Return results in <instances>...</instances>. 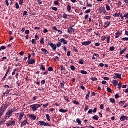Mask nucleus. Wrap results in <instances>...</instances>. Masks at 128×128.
Segmentation results:
<instances>
[{
	"label": "nucleus",
	"instance_id": "nucleus-1",
	"mask_svg": "<svg viewBox=\"0 0 128 128\" xmlns=\"http://www.w3.org/2000/svg\"><path fill=\"white\" fill-rule=\"evenodd\" d=\"M8 108V104L6 103L5 104L2 105L0 110V118H2V117L4 114V112L6 110V108Z\"/></svg>",
	"mask_w": 128,
	"mask_h": 128
},
{
	"label": "nucleus",
	"instance_id": "nucleus-2",
	"mask_svg": "<svg viewBox=\"0 0 128 128\" xmlns=\"http://www.w3.org/2000/svg\"><path fill=\"white\" fill-rule=\"evenodd\" d=\"M42 104H33L30 106V109L32 110L33 112H36V109L40 108H42Z\"/></svg>",
	"mask_w": 128,
	"mask_h": 128
},
{
	"label": "nucleus",
	"instance_id": "nucleus-3",
	"mask_svg": "<svg viewBox=\"0 0 128 128\" xmlns=\"http://www.w3.org/2000/svg\"><path fill=\"white\" fill-rule=\"evenodd\" d=\"M12 116V111L10 110L6 114V116H5V118L6 120H8L9 118H10V116Z\"/></svg>",
	"mask_w": 128,
	"mask_h": 128
},
{
	"label": "nucleus",
	"instance_id": "nucleus-4",
	"mask_svg": "<svg viewBox=\"0 0 128 128\" xmlns=\"http://www.w3.org/2000/svg\"><path fill=\"white\" fill-rule=\"evenodd\" d=\"M6 126H16V121L10 120L6 124Z\"/></svg>",
	"mask_w": 128,
	"mask_h": 128
},
{
	"label": "nucleus",
	"instance_id": "nucleus-5",
	"mask_svg": "<svg viewBox=\"0 0 128 128\" xmlns=\"http://www.w3.org/2000/svg\"><path fill=\"white\" fill-rule=\"evenodd\" d=\"M120 120H121V122H124V120H128V117L122 114V115L120 118Z\"/></svg>",
	"mask_w": 128,
	"mask_h": 128
},
{
	"label": "nucleus",
	"instance_id": "nucleus-6",
	"mask_svg": "<svg viewBox=\"0 0 128 128\" xmlns=\"http://www.w3.org/2000/svg\"><path fill=\"white\" fill-rule=\"evenodd\" d=\"M92 40L88 41V42H84L82 43V46H90V44H92Z\"/></svg>",
	"mask_w": 128,
	"mask_h": 128
},
{
	"label": "nucleus",
	"instance_id": "nucleus-7",
	"mask_svg": "<svg viewBox=\"0 0 128 128\" xmlns=\"http://www.w3.org/2000/svg\"><path fill=\"white\" fill-rule=\"evenodd\" d=\"M110 22H106L104 23V28H108L110 26Z\"/></svg>",
	"mask_w": 128,
	"mask_h": 128
},
{
	"label": "nucleus",
	"instance_id": "nucleus-8",
	"mask_svg": "<svg viewBox=\"0 0 128 128\" xmlns=\"http://www.w3.org/2000/svg\"><path fill=\"white\" fill-rule=\"evenodd\" d=\"M26 124H30V123L28 122V120H24L22 124H21V127L24 128V126H26Z\"/></svg>",
	"mask_w": 128,
	"mask_h": 128
},
{
	"label": "nucleus",
	"instance_id": "nucleus-9",
	"mask_svg": "<svg viewBox=\"0 0 128 128\" xmlns=\"http://www.w3.org/2000/svg\"><path fill=\"white\" fill-rule=\"evenodd\" d=\"M50 47L53 50H54V52H56V44H54V43H52L50 44Z\"/></svg>",
	"mask_w": 128,
	"mask_h": 128
},
{
	"label": "nucleus",
	"instance_id": "nucleus-10",
	"mask_svg": "<svg viewBox=\"0 0 128 128\" xmlns=\"http://www.w3.org/2000/svg\"><path fill=\"white\" fill-rule=\"evenodd\" d=\"M115 36V38H120V36H122V34L120 33V30L118 31L116 33Z\"/></svg>",
	"mask_w": 128,
	"mask_h": 128
},
{
	"label": "nucleus",
	"instance_id": "nucleus-11",
	"mask_svg": "<svg viewBox=\"0 0 128 128\" xmlns=\"http://www.w3.org/2000/svg\"><path fill=\"white\" fill-rule=\"evenodd\" d=\"M38 124H40V126H44L46 124V122L44 121H40L38 122Z\"/></svg>",
	"mask_w": 128,
	"mask_h": 128
},
{
	"label": "nucleus",
	"instance_id": "nucleus-12",
	"mask_svg": "<svg viewBox=\"0 0 128 128\" xmlns=\"http://www.w3.org/2000/svg\"><path fill=\"white\" fill-rule=\"evenodd\" d=\"M28 64H36V60H28Z\"/></svg>",
	"mask_w": 128,
	"mask_h": 128
},
{
	"label": "nucleus",
	"instance_id": "nucleus-13",
	"mask_svg": "<svg viewBox=\"0 0 128 128\" xmlns=\"http://www.w3.org/2000/svg\"><path fill=\"white\" fill-rule=\"evenodd\" d=\"M41 50L42 52H44V54H50L48 51V50H46V48H42L41 49Z\"/></svg>",
	"mask_w": 128,
	"mask_h": 128
},
{
	"label": "nucleus",
	"instance_id": "nucleus-14",
	"mask_svg": "<svg viewBox=\"0 0 128 128\" xmlns=\"http://www.w3.org/2000/svg\"><path fill=\"white\" fill-rule=\"evenodd\" d=\"M112 82L114 84V86H118V82L116 80H114Z\"/></svg>",
	"mask_w": 128,
	"mask_h": 128
},
{
	"label": "nucleus",
	"instance_id": "nucleus-15",
	"mask_svg": "<svg viewBox=\"0 0 128 128\" xmlns=\"http://www.w3.org/2000/svg\"><path fill=\"white\" fill-rule=\"evenodd\" d=\"M24 112L20 113V115L19 116L20 122L22 120V118H24Z\"/></svg>",
	"mask_w": 128,
	"mask_h": 128
},
{
	"label": "nucleus",
	"instance_id": "nucleus-16",
	"mask_svg": "<svg viewBox=\"0 0 128 128\" xmlns=\"http://www.w3.org/2000/svg\"><path fill=\"white\" fill-rule=\"evenodd\" d=\"M59 42H60L62 43V42H64V44H68V42L66 40H64V38H62V40H59Z\"/></svg>",
	"mask_w": 128,
	"mask_h": 128
},
{
	"label": "nucleus",
	"instance_id": "nucleus-17",
	"mask_svg": "<svg viewBox=\"0 0 128 128\" xmlns=\"http://www.w3.org/2000/svg\"><path fill=\"white\" fill-rule=\"evenodd\" d=\"M30 118L32 120H36V116L34 115H30Z\"/></svg>",
	"mask_w": 128,
	"mask_h": 128
},
{
	"label": "nucleus",
	"instance_id": "nucleus-18",
	"mask_svg": "<svg viewBox=\"0 0 128 128\" xmlns=\"http://www.w3.org/2000/svg\"><path fill=\"white\" fill-rule=\"evenodd\" d=\"M74 29L72 28V26H71L70 28V29H68V34H72V32H74Z\"/></svg>",
	"mask_w": 128,
	"mask_h": 128
},
{
	"label": "nucleus",
	"instance_id": "nucleus-19",
	"mask_svg": "<svg viewBox=\"0 0 128 128\" xmlns=\"http://www.w3.org/2000/svg\"><path fill=\"white\" fill-rule=\"evenodd\" d=\"M126 50H128V48L126 47L124 50H123L121 52H120V54L122 55L126 52Z\"/></svg>",
	"mask_w": 128,
	"mask_h": 128
},
{
	"label": "nucleus",
	"instance_id": "nucleus-20",
	"mask_svg": "<svg viewBox=\"0 0 128 128\" xmlns=\"http://www.w3.org/2000/svg\"><path fill=\"white\" fill-rule=\"evenodd\" d=\"M115 76H116V78H120V80H122V74H115Z\"/></svg>",
	"mask_w": 128,
	"mask_h": 128
},
{
	"label": "nucleus",
	"instance_id": "nucleus-21",
	"mask_svg": "<svg viewBox=\"0 0 128 128\" xmlns=\"http://www.w3.org/2000/svg\"><path fill=\"white\" fill-rule=\"evenodd\" d=\"M68 112V110H64V109L60 110V112L62 114H66V112Z\"/></svg>",
	"mask_w": 128,
	"mask_h": 128
},
{
	"label": "nucleus",
	"instance_id": "nucleus-22",
	"mask_svg": "<svg viewBox=\"0 0 128 128\" xmlns=\"http://www.w3.org/2000/svg\"><path fill=\"white\" fill-rule=\"evenodd\" d=\"M67 10L68 12H70V11L72 10V6H70V4L68 5Z\"/></svg>",
	"mask_w": 128,
	"mask_h": 128
},
{
	"label": "nucleus",
	"instance_id": "nucleus-23",
	"mask_svg": "<svg viewBox=\"0 0 128 128\" xmlns=\"http://www.w3.org/2000/svg\"><path fill=\"white\" fill-rule=\"evenodd\" d=\"M60 70H61V72L64 71L66 72V67H64L63 65H60Z\"/></svg>",
	"mask_w": 128,
	"mask_h": 128
},
{
	"label": "nucleus",
	"instance_id": "nucleus-24",
	"mask_svg": "<svg viewBox=\"0 0 128 128\" xmlns=\"http://www.w3.org/2000/svg\"><path fill=\"white\" fill-rule=\"evenodd\" d=\"M10 90H8L6 93L3 94L4 96H8V94H10Z\"/></svg>",
	"mask_w": 128,
	"mask_h": 128
},
{
	"label": "nucleus",
	"instance_id": "nucleus-25",
	"mask_svg": "<svg viewBox=\"0 0 128 128\" xmlns=\"http://www.w3.org/2000/svg\"><path fill=\"white\" fill-rule=\"evenodd\" d=\"M10 110L11 112H18V109H16V108L14 107L13 109H10Z\"/></svg>",
	"mask_w": 128,
	"mask_h": 128
},
{
	"label": "nucleus",
	"instance_id": "nucleus-26",
	"mask_svg": "<svg viewBox=\"0 0 128 128\" xmlns=\"http://www.w3.org/2000/svg\"><path fill=\"white\" fill-rule=\"evenodd\" d=\"M72 102L75 104L76 106H80V102L76 101V100H75Z\"/></svg>",
	"mask_w": 128,
	"mask_h": 128
},
{
	"label": "nucleus",
	"instance_id": "nucleus-27",
	"mask_svg": "<svg viewBox=\"0 0 128 128\" xmlns=\"http://www.w3.org/2000/svg\"><path fill=\"white\" fill-rule=\"evenodd\" d=\"M124 104H126V101H121L119 102V105L120 106H123Z\"/></svg>",
	"mask_w": 128,
	"mask_h": 128
},
{
	"label": "nucleus",
	"instance_id": "nucleus-28",
	"mask_svg": "<svg viewBox=\"0 0 128 128\" xmlns=\"http://www.w3.org/2000/svg\"><path fill=\"white\" fill-rule=\"evenodd\" d=\"M70 16V15H68L66 14V13H64L63 15V18H64L65 20H66L68 19V16Z\"/></svg>",
	"mask_w": 128,
	"mask_h": 128
},
{
	"label": "nucleus",
	"instance_id": "nucleus-29",
	"mask_svg": "<svg viewBox=\"0 0 128 128\" xmlns=\"http://www.w3.org/2000/svg\"><path fill=\"white\" fill-rule=\"evenodd\" d=\"M8 72H6V74H5L4 76V78L2 80L3 82H4V80H6V76H8Z\"/></svg>",
	"mask_w": 128,
	"mask_h": 128
},
{
	"label": "nucleus",
	"instance_id": "nucleus-30",
	"mask_svg": "<svg viewBox=\"0 0 128 128\" xmlns=\"http://www.w3.org/2000/svg\"><path fill=\"white\" fill-rule=\"evenodd\" d=\"M90 92L88 91V94L86 96V100H88V98H90Z\"/></svg>",
	"mask_w": 128,
	"mask_h": 128
},
{
	"label": "nucleus",
	"instance_id": "nucleus-31",
	"mask_svg": "<svg viewBox=\"0 0 128 128\" xmlns=\"http://www.w3.org/2000/svg\"><path fill=\"white\" fill-rule=\"evenodd\" d=\"M80 64H84V60L81 59L79 60Z\"/></svg>",
	"mask_w": 128,
	"mask_h": 128
},
{
	"label": "nucleus",
	"instance_id": "nucleus-32",
	"mask_svg": "<svg viewBox=\"0 0 128 128\" xmlns=\"http://www.w3.org/2000/svg\"><path fill=\"white\" fill-rule=\"evenodd\" d=\"M6 50V46H2L0 48V52H2V50Z\"/></svg>",
	"mask_w": 128,
	"mask_h": 128
},
{
	"label": "nucleus",
	"instance_id": "nucleus-33",
	"mask_svg": "<svg viewBox=\"0 0 128 128\" xmlns=\"http://www.w3.org/2000/svg\"><path fill=\"white\" fill-rule=\"evenodd\" d=\"M46 118L47 120H48V122H50V118H52L50 117V114H47L46 116Z\"/></svg>",
	"mask_w": 128,
	"mask_h": 128
},
{
	"label": "nucleus",
	"instance_id": "nucleus-34",
	"mask_svg": "<svg viewBox=\"0 0 128 128\" xmlns=\"http://www.w3.org/2000/svg\"><path fill=\"white\" fill-rule=\"evenodd\" d=\"M93 120H98V116L96 115L92 117Z\"/></svg>",
	"mask_w": 128,
	"mask_h": 128
},
{
	"label": "nucleus",
	"instance_id": "nucleus-35",
	"mask_svg": "<svg viewBox=\"0 0 128 128\" xmlns=\"http://www.w3.org/2000/svg\"><path fill=\"white\" fill-rule=\"evenodd\" d=\"M106 10H108V12H110V5H108V4L106 5Z\"/></svg>",
	"mask_w": 128,
	"mask_h": 128
},
{
	"label": "nucleus",
	"instance_id": "nucleus-36",
	"mask_svg": "<svg viewBox=\"0 0 128 128\" xmlns=\"http://www.w3.org/2000/svg\"><path fill=\"white\" fill-rule=\"evenodd\" d=\"M60 84H61L62 88H64V84H66V82L64 81H63V82L62 83V82H60Z\"/></svg>",
	"mask_w": 128,
	"mask_h": 128
},
{
	"label": "nucleus",
	"instance_id": "nucleus-37",
	"mask_svg": "<svg viewBox=\"0 0 128 128\" xmlns=\"http://www.w3.org/2000/svg\"><path fill=\"white\" fill-rule=\"evenodd\" d=\"M104 18L105 20H110L112 17H110V16H107L106 17H104Z\"/></svg>",
	"mask_w": 128,
	"mask_h": 128
},
{
	"label": "nucleus",
	"instance_id": "nucleus-38",
	"mask_svg": "<svg viewBox=\"0 0 128 128\" xmlns=\"http://www.w3.org/2000/svg\"><path fill=\"white\" fill-rule=\"evenodd\" d=\"M110 102L112 104H115L116 103V100H114V98H110Z\"/></svg>",
	"mask_w": 128,
	"mask_h": 128
},
{
	"label": "nucleus",
	"instance_id": "nucleus-39",
	"mask_svg": "<svg viewBox=\"0 0 128 128\" xmlns=\"http://www.w3.org/2000/svg\"><path fill=\"white\" fill-rule=\"evenodd\" d=\"M107 90L108 92H110V94H112V88H108Z\"/></svg>",
	"mask_w": 128,
	"mask_h": 128
},
{
	"label": "nucleus",
	"instance_id": "nucleus-40",
	"mask_svg": "<svg viewBox=\"0 0 128 128\" xmlns=\"http://www.w3.org/2000/svg\"><path fill=\"white\" fill-rule=\"evenodd\" d=\"M40 70H46V68H44V65H41L40 66Z\"/></svg>",
	"mask_w": 128,
	"mask_h": 128
},
{
	"label": "nucleus",
	"instance_id": "nucleus-41",
	"mask_svg": "<svg viewBox=\"0 0 128 128\" xmlns=\"http://www.w3.org/2000/svg\"><path fill=\"white\" fill-rule=\"evenodd\" d=\"M114 50H116V48H114V46H112V47L110 48V52H114Z\"/></svg>",
	"mask_w": 128,
	"mask_h": 128
},
{
	"label": "nucleus",
	"instance_id": "nucleus-42",
	"mask_svg": "<svg viewBox=\"0 0 128 128\" xmlns=\"http://www.w3.org/2000/svg\"><path fill=\"white\" fill-rule=\"evenodd\" d=\"M101 40H102V42H104L106 40V36H103L102 37Z\"/></svg>",
	"mask_w": 128,
	"mask_h": 128
},
{
	"label": "nucleus",
	"instance_id": "nucleus-43",
	"mask_svg": "<svg viewBox=\"0 0 128 128\" xmlns=\"http://www.w3.org/2000/svg\"><path fill=\"white\" fill-rule=\"evenodd\" d=\"M76 122H78V124H82V121H80V118H78L76 120Z\"/></svg>",
	"mask_w": 128,
	"mask_h": 128
},
{
	"label": "nucleus",
	"instance_id": "nucleus-44",
	"mask_svg": "<svg viewBox=\"0 0 128 128\" xmlns=\"http://www.w3.org/2000/svg\"><path fill=\"white\" fill-rule=\"evenodd\" d=\"M80 72L82 74H88V72L86 70H82Z\"/></svg>",
	"mask_w": 128,
	"mask_h": 128
},
{
	"label": "nucleus",
	"instance_id": "nucleus-45",
	"mask_svg": "<svg viewBox=\"0 0 128 128\" xmlns=\"http://www.w3.org/2000/svg\"><path fill=\"white\" fill-rule=\"evenodd\" d=\"M120 13H119L118 14L116 13L114 14L113 16H114V18H118V16H120Z\"/></svg>",
	"mask_w": 128,
	"mask_h": 128
},
{
	"label": "nucleus",
	"instance_id": "nucleus-46",
	"mask_svg": "<svg viewBox=\"0 0 128 128\" xmlns=\"http://www.w3.org/2000/svg\"><path fill=\"white\" fill-rule=\"evenodd\" d=\"M122 42H128V38H124L122 39Z\"/></svg>",
	"mask_w": 128,
	"mask_h": 128
},
{
	"label": "nucleus",
	"instance_id": "nucleus-47",
	"mask_svg": "<svg viewBox=\"0 0 128 128\" xmlns=\"http://www.w3.org/2000/svg\"><path fill=\"white\" fill-rule=\"evenodd\" d=\"M70 69L72 70L73 72H74V70H76V67H74V66H72L70 67Z\"/></svg>",
	"mask_w": 128,
	"mask_h": 128
},
{
	"label": "nucleus",
	"instance_id": "nucleus-48",
	"mask_svg": "<svg viewBox=\"0 0 128 128\" xmlns=\"http://www.w3.org/2000/svg\"><path fill=\"white\" fill-rule=\"evenodd\" d=\"M32 44H36V39L32 40Z\"/></svg>",
	"mask_w": 128,
	"mask_h": 128
},
{
	"label": "nucleus",
	"instance_id": "nucleus-49",
	"mask_svg": "<svg viewBox=\"0 0 128 128\" xmlns=\"http://www.w3.org/2000/svg\"><path fill=\"white\" fill-rule=\"evenodd\" d=\"M56 60H60V58L58 56H56L55 58H53V60H54V62H56Z\"/></svg>",
	"mask_w": 128,
	"mask_h": 128
},
{
	"label": "nucleus",
	"instance_id": "nucleus-50",
	"mask_svg": "<svg viewBox=\"0 0 128 128\" xmlns=\"http://www.w3.org/2000/svg\"><path fill=\"white\" fill-rule=\"evenodd\" d=\"M40 44H44V38H42L40 40Z\"/></svg>",
	"mask_w": 128,
	"mask_h": 128
},
{
	"label": "nucleus",
	"instance_id": "nucleus-51",
	"mask_svg": "<svg viewBox=\"0 0 128 128\" xmlns=\"http://www.w3.org/2000/svg\"><path fill=\"white\" fill-rule=\"evenodd\" d=\"M87 6L88 7V8H92V4H88V2H87Z\"/></svg>",
	"mask_w": 128,
	"mask_h": 128
},
{
	"label": "nucleus",
	"instance_id": "nucleus-52",
	"mask_svg": "<svg viewBox=\"0 0 128 128\" xmlns=\"http://www.w3.org/2000/svg\"><path fill=\"white\" fill-rule=\"evenodd\" d=\"M107 42L108 44H110V36H108L107 38Z\"/></svg>",
	"mask_w": 128,
	"mask_h": 128
},
{
	"label": "nucleus",
	"instance_id": "nucleus-53",
	"mask_svg": "<svg viewBox=\"0 0 128 128\" xmlns=\"http://www.w3.org/2000/svg\"><path fill=\"white\" fill-rule=\"evenodd\" d=\"M56 46V48H60V46H62V42H58Z\"/></svg>",
	"mask_w": 128,
	"mask_h": 128
},
{
	"label": "nucleus",
	"instance_id": "nucleus-54",
	"mask_svg": "<svg viewBox=\"0 0 128 128\" xmlns=\"http://www.w3.org/2000/svg\"><path fill=\"white\" fill-rule=\"evenodd\" d=\"M54 71V68H52V67H50L48 68V72H52Z\"/></svg>",
	"mask_w": 128,
	"mask_h": 128
},
{
	"label": "nucleus",
	"instance_id": "nucleus-55",
	"mask_svg": "<svg viewBox=\"0 0 128 128\" xmlns=\"http://www.w3.org/2000/svg\"><path fill=\"white\" fill-rule=\"evenodd\" d=\"M64 98L65 100H66V102H70V100H68V96H64Z\"/></svg>",
	"mask_w": 128,
	"mask_h": 128
},
{
	"label": "nucleus",
	"instance_id": "nucleus-56",
	"mask_svg": "<svg viewBox=\"0 0 128 128\" xmlns=\"http://www.w3.org/2000/svg\"><path fill=\"white\" fill-rule=\"evenodd\" d=\"M91 80H92L93 82H96V80H98V78H91Z\"/></svg>",
	"mask_w": 128,
	"mask_h": 128
},
{
	"label": "nucleus",
	"instance_id": "nucleus-57",
	"mask_svg": "<svg viewBox=\"0 0 128 128\" xmlns=\"http://www.w3.org/2000/svg\"><path fill=\"white\" fill-rule=\"evenodd\" d=\"M88 110H90V108H88V106H86V108H84V112H88Z\"/></svg>",
	"mask_w": 128,
	"mask_h": 128
},
{
	"label": "nucleus",
	"instance_id": "nucleus-58",
	"mask_svg": "<svg viewBox=\"0 0 128 128\" xmlns=\"http://www.w3.org/2000/svg\"><path fill=\"white\" fill-rule=\"evenodd\" d=\"M52 10H54L55 12H58V8L56 7H52Z\"/></svg>",
	"mask_w": 128,
	"mask_h": 128
},
{
	"label": "nucleus",
	"instance_id": "nucleus-59",
	"mask_svg": "<svg viewBox=\"0 0 128 128\" xmlns=\"http://www.w3.org/2000/svg\"><path fill=\"white\" fill-rule=\"evenodd\" d=\"M52 126V125H50V124L48 122H45V126Z\"/></svg>",
	"mask_w": 128,
	"mask_h": 128
},
{
	"label": "nucleus",
	"instance_id": "nucleus-60",
	"mask_svg": "<svg viewBox=\"0 0 128 128\" xmlns=\"http://www.w3.org/2000/svg\"><path fill=\"white\" fill-rule=\"evenodd\" d=\"M16 6L17 10H18V8H20V5H18V2L16 3Z\"/></svg>",
	"mask_w": 128,
	"mask_h": 128
},
{
	"label": "nucleus",
	"instance_id": "nucleus-61",
	"mask_svg": "<svg viewBox=\"0 0 128 128\" xmlns=\"http://www.w3.org/2000/svg\"><path fill=\"white\" fill-rule=\"evenodd\" d=\"M23 4H24V0H20L19 2V4H20V6H22Z\"/></svg>",
	"mask_w": 128,
	"mask_h": 128
},
{
	"label": "nucleus",
	"instance_id": "nucleus-62",
	"mask_svg": "<svg viewBox=\"0 0 128 128\" xmlns=\"http://www.w3.org/2000/svg\"><path fill=\"white\" fill-rule=\"evenodd\" d=\"M28 16V12L24 11L23 14V16Z\"/></svg>",
	"mask_w": 128,
	"mask_h": 128
},
{
	"label": "nucleus",
	"instance_id": "nucleus-63",
	"mask_svg": "<svg viewBox=\"0 0 128 128\" xmlns=\"http://www.w3.org/2000/svg\"><path fill=\"white\" fill-rule=\"evenodd\" d=\"M38 4H42V0H38Z\"/></svg>",
	"mask_w": 128,
	"mask_h": 128
},
{
	"label": "nucleus",
	"instance_id": "nucleus-64",
	"mask_svg": "<svg viewBox=\"0 0 128 128\" xmlns=\"http://www.w3.org/2000/svg\"><path fill=\"white\" fill-rule=\"evenodd\" d=\"M115 98H116V100H118V98H120V95H118V94H116L115 96Z\"/></svg>",
	"mask_w": 128,
	"mask_h": 128
}]
</instances>
